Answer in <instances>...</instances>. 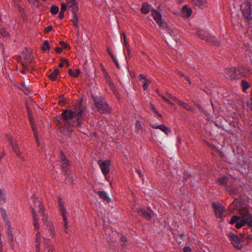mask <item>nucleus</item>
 Wrapping results in <instances>:
<instances>
[{
	"label": "nucleus",
	"instance_id": "nucleus-15",
	"mask_svg": "<svg viewBox=\"0 0 252 252\" xmlns=\"http://www.w3.org/2000/svg\"><path fill=\"white\" fill-rule=\"evenodd\" d=\"M226 73L227 77H229L231 80L238 79L237 78H235L236 76L235 74H237V67L228 68L226 70Z\"/></svg>",
	"mask_w": 252,
	"mask_h": 252
},
{
	"label": "nucleus",
	"instance_id": "nucleus-30",
	"mask_svg": "<svg viewBox=\"0 0 252 252\" xmlns=\"http://www.w3.org/2000/svg\"><path fill=\"white\" fill-rule=\"evenodd\" d=\"M13 150L19 158H20L23 161L25 160L24 157L21 156V153L20 151L18 146L14 148Z\"/></svg>",
	"mask_w": 252,
	"mask_h": 252
},
{
	"label": "nucleus",
	"instance_id": "nucleus-20",
	"mask_svg": "<svg viewBox=\"0 0 252 252\" xmlns=\"http://www.w3.org/2000/svg\"><path fill=\"white\" fill-rule=\"evenodd\" d=\"M104 76L106 82L109 84L111 89L113 88H115V86L114 85L113 81H112L110 76L108 75V73L106 71V70L103 68V69Z\"/></svg>",
	"mask_w": 252,
	"mask_h": 252
},
{
	"label": "nucleus",
	"instance_id": "nucleus-56",
	"mask_svg": "<svg viewBox=\"0 0 252 252\" xmlns=\"http://www.w3.org/2000/svg\"><path fill=\"white\" fill-rule=\"evenodd\" d=\"M184 252H191V250L190 247L185 246L183 249Z\"/></svg>",
	"mask_w": 252,
	"mask_h": 252
},
{
	"label": "nucleus",
	"instance_id": "nucleus-55",
	"mask_svg": "<svg viewBox=\"0 0 252 252\" xmlns=\"http://www.w3.org/2000/svg\"><path fill=\"white\" fill-rule=\"evenodd\" d=\"M27 112L28 114L29 119H33L32 112L28 107H27Z\"/></svg>",
	"mask_w": 252,
	"mask_h": 252
},
{
	"label": "nucleus",
	"instance_id": "nucleus-8",
	"mask_svg": "<svg viewBox=\"0 0 252 252\" xmlns=\"http://www.w3.org/2000/svg\"><path fill=\"white\" fill-rule=\"evenodd\" d=\"M249 210L248 208L246 209L244 213H241L243 219L239 220H238L235 225V227L237 229H239L245 224H248V215H249Z\"/></svg>",
	"mask_w": 252,
	"mask_h": 252
},
{
	"label": "nucleus",
	"instance_id": "nucleus-48",
	"mask_svg": "<svg viewBox=\"0 0 252 252\" xmlns=\"http://www.w3.org/2000/svg\"><path fill=\"white\" fill-rule=\"evenodd\" d=\"M145 83L143 84V87L144 90H146L151 82L148 79H145Z\"/></svg>",
	"mask_w": 252,
	"mask_h": 252
},
{
	"label": "nucleus",
	"instance_id": "nucleus-21",
	"mask_svg": "<svg viewBox=\"0 0 252 252\" xmlns=\"http://www.w3.org/2000/svg\"><path fill=\"white\" fill-rule=\"evenodd\" d=\"M33 57L31 53L28 52L24 54L23 59L25 61L24 63L27 64H30L32 63V61Z\"/></svg>",
	"mask_w": 252,
	"mask_h": 252
},
{
	"label": "nucleus",
	"instance_id": "nucleus-36",
	"mask_svg": "<svg viewBox=\"0 0 252 252\" xmlns=\"http://www.w3.org/2000/svg\"><path fill=\"white\" fill-rule=\"evenodd\" d=\"M192 175L188 171H185L183 174V181L186 182L190 177H191Z\"/></svg>",
	"mask_w": 252,
	"mask_h": 252
},
{
	"label": "nucleus",
	"instance_id": "nucleus-27",
	"mask_svg": "<svg viewBox=\"0 0 252 252\" xmlns=\"http://www.w3.org/2000/svg\"><path fill=\"white\" fill-rule=\"evenodd\" d=\"M241 86L243 92H245L250 87V84L245 80H243L241 83Z\"/></svg>",
	"mask_w": 252,
	"mask_h": 252
},
{
	"label": "nucleus",
	"instance_id": "nucleus-33",
	"mask_svg": "<svg viewBox=\"0 0 252 252\" xmlns=\"http://www.w3.org/2000/svg\"><path fill=\"white\" fill-rule=\"evenodd\" d=\"M240 220V217L239 216L234 215L232 216L229 223L230 224H233L235 223H236L238 220Z\"/></svg>",
	"mask_w": 252,
	"mask_h": 252
},
{
	"label": "nucleus",
	"instance_id": "nucleus-40",
	"mask_svg": "<svg viewBox=\"0 0 252 252\" xmlns=\"http://www.w3.org/2000/svg\"><path fill=\"white\" fill-rule=\"evenodd\" d=\"M5 202L4 193L0 189V203L3 204Z\"/></svg>",
	"mask_w": 252,
	"mask_h": 252
},
{
	"label": "nucleus",
	"instance_id": "nucleus-17",
	"mask_svg": "<svg viewBox=\"0 0 252 252\" xmlns=\"http://www.w3.org/2000/svg\"><path fill=\"white\" fill-rule=\"evenodd\" d=\"M192 12V9L189 7L187 5L183 6L181 12L183 16L189 18L191 16Z\"/></svg>",
	"mask_w": 252,
	"mask_h": 252
},
{
	"label": "nucleus",
	"instance_id": "nucleus-19",
	"mask_svg": "<svg viewBox=\"0 0 252 252\" xmlns=\"http://www.w3.org/2000/svg\"><path fill=\"white\" fill-rule=\"evenodd\" d=\"M152 9H154L152 8V6L150 4H149L148 3H143L140 10L142 13L147 14L150 12V10L152 11Z\"/></svg>",
	"mask_w": 252,
	"mask_h": 252
},
{
	"label": "nucleus",
	"instance_id": "nucleus-54",
	"mask_svg": "<svg viewBox=\"0 0 252 252\" xmlns=\"http://www.w3.org/2000/svg\"><path fill=\"white\" fill-rule=\"evenodd\" d=\"M31 208L32 209V213L33 219L37 218V214L36 213L35 209L33 208L32 207H31Z\"/></svg>",
	"mask_w": 252,
	"mask_h": 252
},
{
	"label": "nucleus",
	"instance_id": "nucleus-52",
	"mask_svg": "<svg viewBox=\"0 0 252 252\" xmlns=\"http://www.w3.org/2000/svg\"><path fill=\"white\" fill-rule=\"evenodd\" d=\"M53 27L51 25L48 26L44 29V32L45 33H48L52 31Z\"/></svg>",
	"mask_w": 252,
	"mask_h": 252
},
{
	"label": "nucleus",
	"instance_id": "nucleus-31",
	"mask_svg": "<svg viewBox=\"0 0 252 252\" xmlns=\"http://www.w3.org/2000/svg\"><path fill=\"white\" fill-rule=\"evenodd\" d=\"M59 8L58 6L53 5L50 7V12L53 15H56L59 12Z\"/></svg>",
	"mask_w": 252,
	"mask_h": 252
},
{
	"label": "nucleus",
	"instance_id": "nucleus-10",
	"mask_svg": "<svg viewBox=\"0 0 252 252\" xmlns=\"http://www.w3.org/2000/svg\"><path fill=\"white\" fill-rule=\"evenodd\" d=\"M215 212V216L218 218H221L222 217V213L225 211V207L220 204H217L213 202L212 204Z\"/></svg>",
	"mask_w": 252,
	"mask_h": 252
},
{
	"label": "nucleus",
	"instance_id": "nucleus-44",
	"mask_svg": "<svg viewBox=\"0 0 252 252\" xmlns=\"http://www.w3.org/2000/svg\"><path fill=\"white\" fill-rule=\"evenodd\" d=\"M247 225L249 227L252 228V214L250 213L248 215V221Z\"/></svg>",
	"mask_w": 252,
	"mask_h": 252
},
{
	"label": "nucleus",
	"instance_id": "nucleus-41",
	"mask_svg": "<svg viewBox=\"0 0 252 252\" xmlns=\"http://www.w3.org/2000/svg\"><path fill=\"white\" fill-rule=\"evenodd\" d=\"M20 89L22 90L24 93L26 94H28L29 93V90L28 87H27L24 84H21L20 85Z\"/></svg>",
	"mask_w": 252,
	"mask_h": 252
},
{
	"label": "nucleus",
	"instance_id": "nucleus-25",
	"mask_svg": "<svg viewBox=\"0 0 252 252\" xmlns=\"http://www.w3.org/2000/svg\"><path fill=\"white\" fill-rule=\"evenodd\" d=\"M68 73L71 76L77 78L79 76L80 73V71L79 69H76L74 72L72 69H69L68 70Z\"/></svg>",
	"mask_w": 252,
	"mask_h": 252
},
{
	"label": "nucleus",
	"instance_id": "nucleus-13",
	"mask_svg": "<svg viewBox=\"0 0 252 252\" xmlns=\"http://www.w3.org/2000/svg\"><path fill=\"white\" fill-rule=\"evenodd\" d=\"M206 42L209 45H215L218 46H219L220 44V42L217 39L216 37L210 34H208Z\"/></svg>",
	"mask_w": 252,
	"mask_h": 252
},
{
	"label": "nucleus",
	"instance_id": "nucleus-3",
	"mask_svg": "<svg viewBox=\"0 0 252 252\" xmlns=\"http://www.w3.org/2000/svg\"><path fill=\"white\" fill-rule=\"evenodd\" d=\"M33 203L34 204V207L36 206V204H38V206L39 208V211L41 212L43 214V218L42 219V220L45 225H46L47 227L48 228V230L49 232H50L51 235L52 236V237H53L55 236L54 229L52 226V223L48 220L47 217H46L44 215L45 209L43 204L42 203V202H40L38 198H33Z\"/></svg>",
	"mask_w": 252,
	"mask_h": 252
},
{
	"label": "nucleus",
	"instance_id": "nucleus-4",
	"mask_svg": "<svg viewBox=\"0 0 252 252\" xmlns=\"http://www.w3.org/2000/svg\"><path fill=\"white\" fill-rule=\"evenodd\" d=\"M93 100L95 107L100 113H109L110 112V107L103 97L96 98L93 97Z\"/></svg>",
	"mask_w": 252,
	"mask_h": 252
},
{
	"label": "nucleus",
	"instance_id": "nucleus-11",
	"mask_svg": "<svg viewBox=\"0 0 252 252\" xmlns=\"http://www.w3.org/2000/svg\"><path fill=\"white\" fill-rule=\"evenodd\" d=\"M98 164L99 165L103 174L106 176L110 171V160H106L103 161L99 160Z\"/></svg>",
	"mask_w": 252,
	"mask_h": 252
},
{
	"label": "nucleus",
	"instance_id": "nucleus-53",
	"mask_svg": "<svg viewBox=\"0 0 252 252\" xmlns=\"http://www.w3.org/2000/svg\"><path fill=\"white\" fill-rule=\"evenodd\" d=\"M66 9H67L66 4L65 3L63 2L61 4V11L64 12V11L66 10Z\"/></svg>",
	"mask_w": 252,
	"mask_h": 252
},
{
	"label": "nucleus",
	"instance_id": "nucleus-35",
	"mask_svg": "<svg viewBox=\"0 0 252 252\" xmlns=\"http://www.w3.org/2000/svg\"><path fill=\"white\" fill-rule=\"evenodd\" d=\"M41 49L43 51H46L47 50H49L50 49V46L49 44V42L47 40H45L44 41Z\"/></svg>",
	"mask_w": 252,
	"mask_h": 252
},
{
	"label": "nucleus",
	"instance_id": "nucleus-60",
	"mask_svg": "<svg viewBox=\"0 0 252 252\" xmlns=\"http://www.w3.org/2000/svg\"><path fill=\"white\" fill-rule=\"evenodd\" d=\"M22 64L23 67L24 68V69H25V71H29V69L28 67V65L29 64H27L26 63H24L23 62H22Z\"/></svg>",
	"mask_w": 252,
	"mask_h": 252
},
{
	"label": "nucleus",
	"instance_id": "nucleus-1",
	"mask_svg": "<svg viewBox=\"0 0 252 252\" xmlns=\"http://www.w3.org/2000/svg\"><path fill=\"white\" fill-rule=\"evenodd\" d=\"M84 110L83 105L80 103L74 108L71 107V109H66L63 110L61 116L60 117H56V118L58 121L61 120L64 122L65 126L80 127L83 124V114Z\"/></svg>",
	"mask_w": 252,
	"mask_h": 252
},
{
	"label": "nucleus",
	"instance_id": "nucleus-39",
	"mask_svg": "<svg viewBox=\"0 0 252 252\" xmlns=\"http://www.w3.org/2000/svg\"><path fill=\"white\" fill-rule=\"evenodd\" d=\"M179 105L182 106L187 110L189 111L192 110L191 106H190L188 104L183 102L182 101H181V103H180Z\"/></svg>",
	"mask_w": 252,
	"mask_h": 252
},
{
	"label": "nucleus",
	"instance_id": "nucleus-32",
	"mask_svg": "<svg viewBox=\"0 0 252 252\" xmlns=\"http://www.w3.org/2000/svg\"><path fill=\"white\" fill-rule=\"evenodd\" d=\"M150 106L151 109L154 111V113H155L156 114H157V115L158 117H161V118L162 117V115L158 112V111L156 109V108L155 107L154 105L153 104L152 102H150Z\"/></svg>",
	"mask_w": 252,
	"mask_h": 252
},
{
	"label": "nucleus",
	"instance_id": "nucleus-18",
	"mask_svg": "<svg viewBox=\"0 0 252 252\" xmlns=\"http://www.w3.org/2000/svg\"><path fill=\"white\" fill-rule=\"evenodd\" d=\"M137 213L147 220H150L152 219L151 214L144 209H139L137 210Z\"/></svg>",
	"mask_w": 252,
	"mask_h": 252
},
{
	"label": "nucleus",
	"instance_id": "nucleus-38",
	"mask_svg": "<svg viewBox=\"0 0 252 252\" xmlns=\"http://www.w3.org/2000/svg\"><path fill=\"white\" fill-rule=\"evenodd\" d=\"M63 163H62V164L61 165L62 170L63 171L66 172V168L69 165V160H66V161H63Z\"/></svg>",
	"mask_w": 252,
	"mask_h": 252
},
{
	"label": "nucleus",
	"instance_id": "nucleus-42",
	"mask_svg": "<svg viewBox=\"0 0 252 252\" xmlns=\"http://www.w3.org/2000/svg\"><path fill=\"white\" fill-rule=\"evenodd\" d=\"M33 225H34V228L36 230H37L39 229V223H38V219L37 218H33Z\"/></svg>",
	"mask_w": 252,
	"mask_h": 252
},
{
	"label": "nucleus",
	"instance_id": "nucleus-63",
	"mask_svg": "<svg viewBox=\"0 0 252 252\" xmlns=\"http://www.w3.org/2000/svg\"><path fill=\"white\" fill-rule=\"evenodd\" d=\"M171 99L175 101L176 102H177L178 104H179L180 103H181V100L176 98L175 96H172V97L171 98Z\"/></svg>",
	"mask_w": 252,
	"mask_h": 252
},
{
	"label": "nucleus",
	"instance_id": "nucleus-12",
	"mask_svg": "<svg viewBox=\"0 0 252 252\" xmlns=\"http://www.w3.org/2000/svg\"><path fill=\"white\" fill-rule=\"evenodd\" d=\"M59 206L60 207V209L62 212V215L63 217V222H64V229L66 230L67 229V217L66 216V209L63 205V202L62 201V199L60 198H59L58 200Z\"/></svg>",
	"mask_w": 252,
	"mask_h": 252
},
{
	"label": "nucleus",
	"instance_id": "nucleus-26",
	"mask_svg": "<svg viewBox=\"0 0 252 252\" xmlns=\"http://www.w3.org/2000/svg\"><path fill=\"white\" fill-rule=\"evenodd\" d=\"M196 33L201 39L205 41L206 40L208 34H209L208 33H206L204 31L202 30L198 31Z\"/></svg>",
	"mask_w": 252,
	"mask_h": 252
},
{
	"label": "nucleus",
	"instance_id": "nucleus-59",
	"mask_svg": "<svg viewBox=\"0 0 252 252\" xmlns=\"http://www.w3.org/2000/svg\"><path fill=\"white\" fill-rule=\"evenodd\" d=\"M43 239L44 240V244L45 245V247L47 246H49V245H50L49 244L50 242V239H46L45 237H43Z\"/></svg>",
	"mask_w": 252,
	"mask_h": 252
},
{
	"label": "nucleus",
	"instance_id": "nucleus-22",
	"mask_svg": "<svg viewBox=\"0 0 252 252\" xmlns=\"http://www.w3.org/2000/svg\"><path fill=\"white\" fill-rule=\"evenodd\" d=\"M97 194L103 201H106L107 202H110L111 201V199L108 196L104 191H98Z\"/></svg>",
	"mask_w": 252,
	"mask_h": 252
},
{
	"label": "nucleus",
	"instance_id": "nucleus-64",
	"mask_svg": "<svg viewBox=\"0 0 252 252\" xmlns=\"http://www.w3.org/2000/svg\"><path fill=\"white\" fill-rule=\"evenodd\" d=\"M9 144H10V146L12 147V149H13L14 148H15V147H17V146H18L17 144L16 143H15V142H14V140H13V141H12V142H10V143H9Z\"/></svg>",
	"mask_w": 252,
	"mask_h": 252
},
{
	"label": "nucleus",
	"instance_id": "nucleus-23",
	"mask_svg": "<svg viewBox=\"0 0 252 252\" xmlns=\"http://www.w3.org/2000/svg\"><path fill=\"white\" fill-rule=\"evenodd\" d=\"M60 71L58 68H56L50 74L48 75V77L52 81H55L59 75Z\"/></svg>",
	"mask_w": 252,
	"mask_h": 252
},
{
	"label": "nucleus",
	"instance_id": "nucleus-14",
	"mask_svg": "<svg viewBox=\"0 0 252 252\" xmlns=\"http://www.w3.org/2000/svg\"><path fill=\"white\" fill-rule=\"evenodd\" d=\"M69 8L71 9L72 12H77L79 10L78 3L77 0L66 1Z\"/></svg>",
	"mask_w": 252,
	"mask_h": 252
},
{
	"label": "nucleus",
	"instance_id": "nucleus-62",
	"mask_svg": "<svg viewBox=\"0 0 252 252\" xmlns=\"http://www.w3.org/2000/svg\"><path fill=\"white\" fill-rule=\"evenodd\" d=\"M195 105L198 107V108L201 110L202 112H203L204 113H205V111L203 108V107L198 103H195Z\"/></svg>",
	"mask_w": 252,
	"mask_h": 252
},
{
	"label": "nucleus",
	"instance_id": "nucleus-9",
	"mask_svg": "<svg viewBox=\"0 0 252 252\" xmlns=\"http://www.w3.org/2000/svg\"><path fill=\"white\" fill-rule=\"evenodd\" d=\"M249 210L248 208L246 209L244 213H241L243 219L239 220H238L235 225V227L237 229H239L245 224H248V215H249Z\"/></svg>",
	"mask_w": 252,
	"mask_h": 252
},
{
	"label": "nucleus",
	"instance_id": "nucleus-45",
	"mask_svg": "<svg viewBox=\"0 0 252 252\" xmlns=\"http://www.w3.org/2000/svg\"><path fill=\"white\" fill-rule=\"evenodd\" d=\"M59 157H60V158L62 159V161L68 160V159H67L66 157L64 155V154L62 151H60V154H59Z\"/></svg>",
	"mask_w": 252,
	"mask_h": 252
},
{
	"label": "nucleus",
	"instance_id": "nucleus-43",
	"mask_svg": "<svg viewBox=\"0 0 252 252\" xmlns=\"http://www.w3.org/2000/svg\"><path fill=\"white\" fill-rule=\"evenodd\" d=\"M0 33L3 37H6L9 35L8 32L5 28L1 29L0 30Z\"/></svg>",
	"mask_w": 252,
	"mask_h": 252
},
{
	"label": "nucleus",
	"instance_id": "nucleus-47",
	"mask_svg": "<svg viewBox=\"0 0 252 252\" xmlns=\"http://www.w3.org/2000/svg\"><path fill=\"white\" fill-rule=\"evenodd\" d=\"M135 127L138 130H141L142 129V125L140 121H136L135 123Z\"/></svg>",
	"mask_w": 252,
	"mask_h": 252
},
{
	"label": "nucleus",
	"instance_id": "nucleus-2",
	"mask_svg": "<svg viewBox=\"0 0 252 252\" xmlns=\"http://www.w3.org/2000/svg\"><path fill=\"white\" fill-rule=\"evenodd\" d=\"M244 21L249 28L252 27V0H248L241 5Z\"/></svg>",
	"mask_w": 252,
	"mask_h": 252
},
{
	"label": "nucleus",
	"instance_id": "nucleus-16",
	"mask_svg": "<svg viewBox=\"0 0 252 252\" xmlns=\"http://www.w3.org/2000/svg\"><path fill=\"white\" fill-rule=\"evenodd\" d=\"M193 4L200 9H204L207 5V0H191Z\"/></svg>",
	"mask_w": 252,
	"mask_h": 252
},
{
	"label": "nucleus",
	"instance_id": "nucleus-7",
	"mask_svg": "<svg viewBox=\"0 0 252 252\" xmlns=\"http://www.w3.org/2000/svg\"><path fill=\"white\" fill-rule=\"evenodd\" d=\"M237 74H235V78L240 79L241 78H246L252 74V72L245 66H238L237 67Z\"/></svg>",
	"mask_w": 252,
	"mask_h": 252
},
{
	"label": "nucleus",
	"instance_id": "nucleus-57",
	"mask_svg": "<svg viewBox=\"0 0 252 252\" xmlns=\"http://www.w3.org/2000/svg\"><path fill=\"white\" fill-rule=\"evenodd\" d=\"M63 51V49L62 47H57L55 48V51L58 53H61Z\"/></svg>",
	"mask_w": 252,
	"mask_h": 252
},
{
	"label": "nucleus",
	"instance_id": "nucleus-58",
	"mask_svg": "<svg viewBox=\"0 0 252 252\" xmlns=\"http://www.w3.org/2000/svg\"><path fill=\"white\" fill-rule=\"evenodd\" d=\"M32 130L33 131V134L34 135L35 137H37V135H38L37 132V129L34 126H32Z\"/></svg>",
	"mask_w": 252,
	"mask_h": 252
},
{
	"label": "nucleus",
	"instance_id": "nucleus-46",
	"mask_svg": "<svg viewBox=\"0 0 252 252\" xmlns=\"http://www.w3.org/2000/svg\"><path fill=\"white\" fill-rule=\"evenodd\" d=\"M229 193L230 195L234 197L238 194V190L237 189H231L229 190Z\"/></svg>",
	"mask_w": 252,
	"mask_h": 252
},
{
	"label": "nucleus",
	"instance_id": "nucleus-51",
	"mask_svg": "<svg viewBox=\"0 0 252 252\" xmlns=\"http://www.w3.org/2000/svg\"><path fill=\"white\" fill-rule=\"evenodd\" d=\"M73 14V19H72V21L73 22H78V18L77 16L76 12H72Z\"/></svg>",
	"mask_w": 252,
	"mask_h": 252
},
{
	"label": "nucleus",
	"instance_id": "nucleus-61",
	"mask_svg": "<svg viewBox=\"0 0 252 252\" xmlns=\"http://www.w3.org/2000/svg\"><path fill=\"white\" fill-rule=\"evenodd\" d=\"M245 239L247 240V243H249V242H250L252 240V235H249L247 237H245Z\"/></svg>",
	"mask_w": 252,
	"mask_h": 252
},
{
	"label": "nucleus",
	"instance_id": "nucleus-49",
	"mask_svg": "<svg viewBox=\"0 0 252 252\" xmlns=\"http://www.w3.org/2000/svg\"><path fill=\"white\" fill-rule=\"evenodd\" d=\"M45 250H48V252H54V247L53 245H49L45 247Z\"/></svg>",
	"mask_w": 252,
	"mask_h": 252
},
{
	"label": "nucleus",
	"instance_id": "nucleus-24",
	"mask_svg": "<svg viewBox=\"0 0 252 252\" xmlns=\"http://www.w3.org/2000/svg\"><path fill=\"white\" fill-rule=\"evenodd\" d=\"M228 181V178L225 176H224L222 177H219L217 180V182L221 186H225L227 185Z\"/></svg>",
	"mask_w": 252,
	"mask_h": 252
},
{
	"label": "nucleus",
	"instance_id": "nucleus-5",
	"mask_svg": "<svg viewBox=\"0 0 252 252\" xmlns=\"http://www.w3.org/2000/svg\"><path fill=\"white\" fill-rule=\"evenodd\" d=\"M152 12L153 18L160 27L167 30L170 29L168 24L166 22L162 21L161 15L158 11L155 9H152Z\"/></svg>",
	"mask_w": 252,
	"mask_h": 252
},
{
	"label": "nucleus",
	"instance_id": "nucleus-50",
	"mask_svg": "<svg viewBox=\"0 0 252 252\" xmlns=\"http://www.w3.org/2000/svg\"><path fill=\"white\" fill-rule=\"evenodd\" d=\"M60 100H59L58 104L61 105H63L65 103V100L63 97V95H61L60 96Z\"/></svg>",
	"mask_w": 252,
	"mask_h": 252
},
{
	"label": "nucleus",
	"instance_id": "nucleus-37",
	"mask_svg": "<svg viewBox=\"0 0 252 252\" xmlns=\"http://www.w3.org/2000/svg\"><path fill=\"white\" fill-rule=\"evenodd\" d=\"M59 44L61 46V47L65 49H66V50H70L71 49V47L70 46V45L67 43H66L65 42H64V41H61L59 43Z\"/></svg>",
	"mask_w": 252,
	"mask_h": 252
},
{
	"label": "nucleus",
	"instance_id": "nucleus-6",
	"mask_svg": "<svg viewBox=\"0 0 252 252\" xmlns=\"http://www.w3.org/2000/svg\"><path fill=\"white\" fill-rule=\"evenodd\" d=\"M227 235L235 248L238 250H241L242 249L243 246L241 244V240L237 235L231 231H229L227 233Z\"/></svg>",
	"mask_w": 252,
	"mask_h": 252
},
{
	"label": "nucleus",
	"instance_id": "nucleus-34",
	"mask_svg": "<svg viewBox=\"0 0 252 252\" xmlns=\"http://www.w3.org/2000/svg\"><path fill=\"white\" fill-rule=\"evenodd\" d=\"M5 228L7 229L6 234L7 235L13 234V232H12V228H11V222H8V223H6Z\"/></svg>",
	"mask_w": 252,
	"mask_h": 252
},
{
	"label": "nucleus",
	"instance_id": "nucleus-28",
	"mask_svg": "<svg viewBox=\"0 0 252 252\" xmlns=\"http://www.w3.org/2000/svg\"><path fill=\"white\" fill-rule=\"evenodd\" d=\"M0 211L1 213L2 217L3 219L5 220L6 223H8V222H10V221L8 219V218L7 217V213H6V210L3 208H1Z\"/></svg>",
	"mask_w": 252,
	"mask_h": 252
},
{
	"label": "nucleus",
	"instance_id": "nucleus-29",
	"mask_svg": "<svg viewBox=\"0 0 252 252\" xmlns=\"http://www.w3.org/2000/svg\"><path fill=\"white\" fill-rule=\"evenodd\" d=\"M158 126V129H160L166 134L171 132L170 129L163 124L160 125Z\"/></svg>",
	"mask_w": 252,
	"mask_h": 252
}]
</instances>
